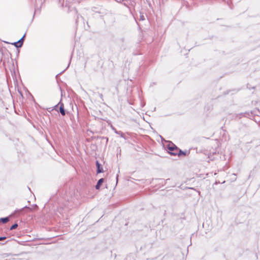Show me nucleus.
Returning <instances> with one entry per match:
<instances>
[{"instance_id":"1","label":"nucleus","mask_w":260,"mask_h":260,"mask_svg":"<svg viewBox=\"0 0 260 260\" xmlns=\"http://www.w3.org/2000/svg\"><path fill=\"white\" fill-rule=\"evenodd\" d=\"M169 153L172 155H176L178 151V147L173 143L170 142L167 146Z\"/></svg>"},{"instance_id":"2","label":"nucleus","mask_w":260,"mask_h":260,"mask_svg":"<svg viewBox=\"0 0 260 260\" xmlns=\"http://www.w3.org/2000/svg\"><path fill=\"white\" fill-rule=\"evenodd\" d=\"M58 104H59V112L61 115L64 116L66 114V112L64 108V104L61 102V100L58 103Z\"/></svg>"},{"instance_id":"3","label":"nucleus","mask_w":260,"mask_h":260,"mask_svg":"<svg viewBox=\"0 0 260 260\" xmlns=\"http://www.w3.org/2000/svg\"><path fill=\"white\" fill-rule=\"evenodd\" d=\"M95 165L96 167V173L98 174L103 172V169L102 165L99 162V161L96 160L95 162Z\"/></svg>"},{"instance_id":"4","label":"nucleus","mask_w":260,"mask_h":260,"mask_svg":"<svg viewBox=\"0 0 260 260\" xmlns=\"http://www.w3.org/2000/svg\"><path fill=\"white\" fill-rule=\"evenodd\" d=\"M104 178H101V179H100L98 180V182H97V183H96V185H95V188H96V189H99L100 188V187H101V186L102 184H103V183L104 182Z\"/></svg>"},{"instance_id":"5","label":"nucleus","mask_w":260,"mask_h":260,"mask_svg":"<svg viewBox=\"0 0 260 260\" xmlns=\"http://www.w3.org/2000/svg\"><path fill=\"white\" fill-rule=\"evenodd\" d=\"M186 154H187L186 151H183L178 148V151L177 152V155H178L179 156H181L182 155L185 156V155H186Z\"/></svg>"},{"instance_id":"6","label":"nucleus","mask_w":260,"mask_h":260,"mask_svg":"<svg viewBox=\"0 0 260 260\" xmlns=\"http://www.w3.org/2000/svg\"><path fill=\"white\" fill-rule=\"evenodd\" d=\"M24 209H28L30 210H31V208L27 207V206H25L24 207H23L22 208L20 209H18V210H16L15 211H14V213L15 214H20L21 213V212Z\"/></svg>"},{"instance_id":"7","label":"nucleus","mask_w":260,"mask_h":260,"mask_svg":"<svg viewBox=\"0 0 260 260\" xmlns=\"http://www.w3.org/2000/svg\"><path fill=\"white\" fill-rule=\"evenodd\" d=\"M10 220L9 217H2L0 218V222L6 223Z\"/></svg>"},{"instance_id":"8","label":"nucleus","mask_w":260,"mask_h":260,"mask_svg":"<svg viewBox=\"0 0 260 260\" xmlns=\"http://www.w3.org/2000/svg\"><path fill=\"white\" fill-rule=\"evenodd\" d=\"M58 106H59V104H58V103L57 105L54 106L53 108H49L47 109V110L49 112H50L51 111H52L53 110L58 111L57 110V108H58Z\"/></svg>"},{"instance_id":"9","label":"nucleus","mask_w":260,"mask_h":260,"mask_svg":"<svg viewBox=\"0 0 260 260\" xmlns=\"http://www.w3.org/2000/svg\"><path fill=\"white\" fill-rule=\"evenodd\" d=\"M115 133L117 135H119L120 136L121 138H123L125 139V135L124 134L121 132V131H115Z\"/></svg>"},{"instance_id":"10","label":"nucleus","mask_w":260,"mask_h":260,"mask_svg":"<svg viewBox=\"0 0 260 260\" xmlns=\"http://www.w3.org/2000/svg\"><path fill=\"white\" fill-rule=\"evenodd\" d=\"M19 42L18 41L17 42H14L13 43H12V45H13L14 46H15L17 48H20L22 46H19Z\"/></svg>"},{"instance_id":"11","label":"nucleus","mask_w":260,"mask_h":260,"mask_svg":"<svg viewBox=\"0 0 260 260\" xmlns=\"http://www.w3.org/2000/svg\"><path fill=\"white\" fill-rule=\"evenodd\" d=\"M18 227V224L15 223L14 224H13L10 228V230L12 231L15 229H16Z\"/></svg>"},{"instance_id":"12","label":"nucleus","mask_w":260,"mask_h":260,"mask_svg":"<svg viewBox=\"0 0 260 260\" xmlns=\"http://www.w3.org/2000/svg\"><path fill=\"white\" fill-rule=\"evenodd\" d=\"M24 39L23 38H21L20 40H18V41L19 42V46H22L23 45V42H24Z\"/></svg>"},{"instance_id":"13","label":"nucleus","mask_w":260,"mask_h":260,"mask_svg":"<svg viewBox=\"0 0 260 260\" xmlns=\"http://www.w3.org/2000/svg\"><path fill=\"white\" fill-rule=\"evenodd\" d=\"M96 94L99 96V97L100 98V99L102 100V101H104V99H103V95L102 93H99V92H97Z\"/></svg>"},{"instance_id":"14","label":"nucleus","mask_w":260,"mask_h":260,"mask_svg":"<svg viewBox=\"0 0 260 260\" xmlns=\"http://www.w3.org/2000/svg\"><path fill=\"white\" fill-rule=\"evenodd\" d=\"M145 16L143 15V14H141L140 15V20L141 21H143L145 20Z\"/></svg>"},{"instance_id":"15","label":"nucleus","mask_w":260,"mask_h":260,"mask_svg":"<svg viewBox=\"0 0 260 260\" xmlns=\"http://www.w3.org/2000/svg\"><path fill=\"white\" fill-rule=\"evenodd\" d=\"M80 18H81V19H83V17H82V16H81V15H80V16L78 15V16H77V19H76V23H78V21H79V19H80Z\"/></svg>"},{"instance_id":"16","label":"nucleus","mask_w":260,"mask_h":260,"mask_svg":"<svg viewBox=\"0 0 260 260\" xmlns=\"http://www.w3.org/2000/svg\"><path fill=\"white\" fill-rule=\"evenodd\" d=\"M241 115H242L244 116H247V115H249V113L247 112L242 113H241Z\"/></svg>"},{"instance_id":"17","label":"nucleus","mask_w":260,"mask_h":260,"mask_svg":"<svg viewBox=\"0 0 260 260\" xmlns=\"http://www.w3.org/2000/svg\"><path fill=\"white\" fill-rule=\"evenodd\" d=\"M247 87L249 89H254V87H251V86H250V85L249 84H248L247 85Z\"/></svg>"},{"instance_id":"18","label":"nucleus","mask_w":260,"mask_h":260,"mask_svg":"<svg viewBox=\"0 0 260 260\" xmlns=\"http://www.w3.org/2000/svg\"><path fill=\"white\" fill-rule=\"evenodd\" d=\"M6 239V237H0V241L4 240Z\"/></svg>"},{"instance_id":"19","label":"nucleus","mask_w":260,"mask_h":260,"mask_svg":"<svg viewBox=\"0 0 260 260\" xmlns=\"http://www.w3.org/2000/svg\"><path fill=\"white\" fill-rule=\"evenodd\" d=\"M112 129L114 131L115 133V131H117L116 129L113 127H112Z\"/></svg>"},{"instance_id":"20","label":"nucleus","mask_w":260,"mask_h":260,"mask_svg":"<svg viewBox=\"0 0 260 260\" xmlns=\"http://www.w3.org/2000/svg\"><path fill=\"white\" fill-rule=\"evenodd\" d=\"M121 42H123L124 41V38H121Z\"/></svg>"},{"instance_id":"21","label":"nucleus","mask_w":260,"mask_h":260,"mask_svg":"<svg viewBox=\"0 0 260 260\" xmlns=\"http://www.w3.org/2000/svg\"><path fill=\"white\" fill-rule=\"evenodd\" d=\"M25 37V34H24V35L22 36V38H23V39H24Z\"/></svg>"},{"instance_id":"22","label":"nucleus","mask_w":260,"mask_h":260,"mask_svg":"<svg viewBox=\"0 0 260 260\" xmlns=\"http://www.w3.org/2000/svg\"><path fill=\"white\" fill-rule=\"evenodd\" d=\"M34 207H35L36 208H38V206L36 204L34 205Z\"/></svg>"},{"instance_id":"23","label":"nucleus","mask_w":260,"mask_h":260,"mask_svg":"<svg viewBox=\"0 0 260 260\" xmlns=\"http://www.w3.org/2000/svg\"><path fill=\"white\" fill-rule=\"evenodd\" d=\"M105 140H107V141H108V138L106 137V138H105Z\"/></svg>"},{"instance_id":"24","label":"nucleus","mask_w":260,"mask_h":260,"mask_svg":"<svg viewBox=\"0 0 260 260\" xmlns=\"http://www.w3.org/2000/svg\"><path fill=\"white\" fill-rule=\"evenodd\" d=\"M105 140H107V141H108V138L106 137V138H105Z\"/></svg>"},{"instance_id":"25","label":"nucleus","mask_w":260,"mask_h":260,"mask_svg":"<svg viewBox=\"0 0 260 260\" xmlns=\"http://www.w3.org/2000/svg\"><path fill=\"white\" fill-rule=\"evenodd\" d=\"M116 181L117 182L118 181V175L116 177Z\"/></svg>"},{"instance_id":"26","label":"nucleus","mask_w":260,"mask_h":260,"mask_svg":"<svg viewBox=\"0 0 260 260\" xmlns=\"http://www.w3.org/2000/svg\"><path fill=\"white\" fill-rule=\"evenodd\" d=\"M190 188V189H194L193 188H192V187H190V188Z\"/></svg>"},{"instance_id":"27","label":"nucleus","mask_w":260,"mask_h":260,"mask_svg":"<svg viewBox=\"0 0 260 260\" xmlns=\"http://www.w3.org/2000/svg\"><path fill=\"white\" fill-rule=\"evenodd\" d=\"M66 69H64V70L62 71V72H64V71H66Z\"/></svg>"},{"instance_id":"28","label":"nucleus","mask_w":260,"mask_h":260,"mask_svg":"<svg viewBox=\"0 0 260 260\" xmlns=\"http://www.w3.org/2000/svg\"><path fill=\"white\" fill-rule=\"evenodd\" d=\"M66 69H64V70L62 71V72H64V71H66Z\"/></svg>"},{"instance_id":"29","label":"nucleus","mask_w":260,"mask_h":260,"mask_svg":"<svg viewBox=\"0 0 260 260\" xmlns=\"http://www.w3.org/2000/svg\"><path fill=\"white\" fill-rule=\"evenodd\" d=\"M66 69H64V70L62 71V72H64V71H66Z\"/></svg>"}]
</instances>
